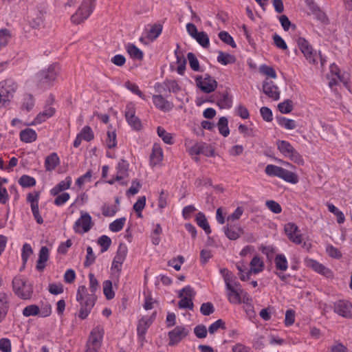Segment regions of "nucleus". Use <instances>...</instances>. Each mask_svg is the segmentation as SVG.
<instances>
[{
    "instance_id": "nucleus-1",
    "label": "nucleus",
    "mask_w": 352,
    "mask_h": 352,
    "mask_svg": "<svg viewBox=\"0 0 352 352\" xmlns=\"http://www.w3.org/2000/svg\"><path fill=\"white\" fill-rule=\"evenodd\" d=\"M89 290L88 293L87 288L85 285H80L78 287L76 292V300L80 305L78 317L84 320L90 314L91 309L95 305L96 296L95 292L100 288V285L94 274H89Z\"/></svg>"
},
{
    "instance_id": "nucleus-2",
    "label": "nucleus",
    "mask_w": 352,
    "mask_h": 352,
    "mask_svg": "<svg viewBox=\"0 0 352 352\" xmlns=\"http://www.w3.org/2000/svg\"><path fill=\"white\" fill-rule=\"evenodd\" d=\"M60 67L57 64H52L38 72L36 75V80L38 86L42 89H49L54 85L59 74Z\"/></svg>"
},
{
    "instance_id": "nucleus-3",
    "label": "nucleus",
    "mask_w": 352,
    "mask_h": 352,
    "mask_svg": "<svg viewBox=\"0 0 352 352\" xmlns=\"http://www.w3.org/2000/svg\"><path fill=\"white\" fill-rule=\"evenodd\" d=\"M17 89V83L11 78L0 82V109L10 104Z\"/></svg>"
},
{
    "instance_id": "nucleus-4",
    "label": "nucleus",
    "mask_w": 352,
    "mask_h": 352,
    "mask_svg": "<svg viewBox=\"0 0 352 352\" xmlns=\"http://www.w3.org/2000/svg\"><path fill=\"white\" fill-rule=\"evenodd\" d=\"M265 173L268 176L278 177L293 184L298 182V177L296 173L274 164L267 165Z\"/></svg>"
},
{
    "instance_id": "nucleus-5",
    "label": "nucleus",
    "mask_w": 352,
    "mask_h": 352,
    "mask_svg": "<svg viewBox=\"0 0 352 352\" xmlns=\"http://www.w3.org/2000/svg\"><path fill=\"white\" fill-rule=\"evenodd\" d=\"M276 146L281 155L293 162L302 165L304 160L302 156L294 148L290 142L286 140H277Z\"/></svg>"
},
{
    "instance_id": "nucleus-6",
    "label": "nucleus",
    "mask_w": 352,
    "mask_h": 352,
    "mask_svg": "<svg viewBox=\"0 0 352 352\" xmlns=\"http://www.w3.org/2000/svg\"><path fill=\"white\" fill-rule=\"evenodd\" d=\"M12 288L14 294L23 300L30 299L32 296V286L25 278L21 276L13 278Z\"/></svg>"
},
{
    "instance_id": "nucleus-7",
    "label": "nucleus",
    "mask_w": 352,
    "mask_h": 352,
    "mask_svg": "<svg viewBox=\"0 0 352 352\" xmlns=\"http://www.w3.org/2000/svg\"><path fill=\"white\" fill-rule=\"evenodd\" d=\"M96 0H82L77 11L72 16L74 23L79 24L91 15L95 8Z\"/></svg>"
},
{
    "instance_id": "nucleus-8",
    "label": "nucleus",
    "mask_w": 352,
    "mask_h": 352,
    "mask_svg": "<svg viewBox=\"0 0 352 352\" xmlns=\"http://www.w3.org/2000/svg\"><path fill=\"white\" fill-rule=\"evenodd\" d=\"M297 45L303 54L305 59L310 63L316 65L318 63V54L311 45L304 38L299 37L296 40Z\"/></svg>"
},
{
    "instance_id": "nucleus-9",
    "label": "nucleus",
    "mask_w": 352,
    "mask_h": 352,
    "mask_svg": "<svg viewBox=\"0 0 352 352\" xmlns=\"http://www.w3.org/2000/svg\"><path fill=\"white\" fill-rule=\"evenodd\" d=\"M196 292L194 289L188 285L182 289L179 292V297L181 300L178 302V307L182 309L192 310L194 307L193 299L195 296Z\"/></svg>"
},
{
    "instance_id": "nucleus-10",
    "label": "nucleus",
    "mask_w": 352,
    "mask_h": 352,
    "mask_svg": "<svg viewBox=\"0 0 352 352\" xmlns=\"http://www.w3.org/2000/svg\"><path fill=\"white\" fill-rule=\"evenodd\" d=\"M195 80L197 87L206 94L213 92L218 85L217 80L208 74L197 76Z\"/></svg>"
},
{
    "instance_id": "nucleus-11",
    "label": "nucleus",
    "mask_w": 352,
    "mask_h": 352,
    "mask_svg": "<svg viewBox=\"0 0 352 352\" xmlns=\"http://www.w3.org/2000/svg\"><path fill=\"white\" fill-rule=\"evenodd\" d=\"M94 226L90 214L86 212L81 211L80 217L74 224L73 229L76 233L85 234L88 232Z\"/></svg>"
},
{
    "instance_id": "nucleus-12",
    "label": "nucleus",
    "mask_w": 352,
    "mask_h": 352,
    "mask_svg": "<svg viewBox=\"0 0 352 352\" xmlns=\"http://www.w3.org/2000/svg\"><path fill=\"white\" fill-rule=\"evenodd\" d=\"M104 328L101 325H97L91 331L89 336V339L87 343V349H94L98 351L100 349L103 336H104Z\"/></svg>"
},
{
    "instance_id": "nucleus-13",
    "label": "nucleus",
    "mask_w": 352,
    "mask_h": 352,
    "mask_svg": "<svg viewBox=\"0 0 352 352\" xmlns=\"http://www.w3.org/2000/svg\"><path fill=\"white\" fill-rule=\"evenodd\" d=\"M228 301L232 304H241L243 289L241 284L234 280L226 285Z\"/></svg>"
},
{
    "instance_id": "nucleus-14",
    "label": "nucleus",
    "mask_w": 352,
    "mask_h": 352,
    "mask_svg": "<svg viewBox=\"0 0 352 352\" xmlns=\"http://www.w3.org/2000/svg\"><path fill=\"white\" fill-rule=\"evenodd\" d=\"M135 113L136 109L135 104L133 103L127 104L124 111L126 120L132 129L139 131L142 129V122L135 116Z\"/></svg>"
},
{
    "instance_id": "nucleus-15",
    "label": "nucleus",
    "mask_w": 352,
    "mask_h": 352,
    "mask_svg": "<svg viewBox=\"0 0 352 352\" xmlns=\"http://www.w3.org/2000/svg\"><path fill=\"white\" fill-rule=\"evenodd\" d=\"M284 230L292 242L297 245L302 243V236L297 225L294 223H287L285 225Z\"/></svg>"
},
{
    "instance_id": "nucleus-16",
    "label": "nucleus",
    "mask_w": 352,
    "mask_h": 352,
    "mask_svg": "<svg viewBox=\"0 0 352 352\" xmlns=\"http://www.w3.org/2000/svg\"><path fill=\"white\" fill-rule=\"evenodd\" d=\"M189 330L185 326H177L168 332L169 345L173 346L179 343L184 338L188 336Z\"/></svg>"
},
{
    "instance_id": "nucleus-17",
    "label": "nucleus",
    "mask_w": 352,
    "mask_h": 352,
    "mask_svg": "<svg viewBox=\"0 0 352 352\" xmlns=\"http://www.w3.org/2000/svg\"><path fill=\"white\" fill-rule=\"evenodd\" d=\"M129 164L125 160H120L116 166V179L122 186L127 184L124 180L129 177Z\"/></svg>"
},
{
    "instance_id": "nucleus-18",
    "label": "nucleus",
    "mask_w": 352,
    "mask_h": 352,
    "mask_svg": "<svg viewBox=\"0 0 352 352\" xmlns=\"http://www.w3.org/2000/svg\"><path fill=\"white\" fill-rule=\"evenodd\" d=\"M305 262L307 267L311 268L316 272L327 278L333 276L332 271L317 261L312 258H306Z\"/></svg>"
},
{
    "instance_id": "nucleus-19",
    "label": "nucleus",
    "mask_w": 352,
    "mask_h": 352,
    "mask_svg": "<svg viewBox=\"0 0 352 352\" xmlns=\"http://www.w3.org/2000/svg\"><path fill=\"white\" fill-rule=\"evenodd\" d=\"M334 311L344 318L352 316V304L347 300H338L334 303Z\"/></svg>"
},
{
    "instance_id": "nucleus-20",
    "label": "nucleus",
    "mask_w": 352,
    "mask_h": 352,
    "mask_svg": "<svg viewBox=\"0 0 352 352\" xmlns=\"http://www.w3.org/2000/svg\"><path fill=\"white\" fill-rule=\"evenodd\" d=\"M262 87L263 91L269 98L274 100H279L280 92L277 85L273 81L269 80L267 78L265 79L263 82Z\"/></svg>"
},
{
    "instance_id": "nucleus-21",
    "label": "nucleus",
    "mask_w": 352,
    "mask_h": 352,
    "mask_svg": "<svg viewBox=\"0 0 352 352\" xmlns=\"http://www.w3.org/2000/svg\"><path fill=\"white\" fill-rule=\"evenodd\" d=\"M94 138V133L89 126H85L81 131L77 134L74 141V146L78 148L81 144L82 140L90 142Z\"/></svg>"
},
{
    "instance_id": "nucleus-22",
    "label": "nucleus",
    "mask_w": 352,
    "mask_h": 352,
    "mask_svg": "<svg viewBox=\"0 0 352 352\" xmlns=\"http://www.w3.org/2000/svg\"><path fill=\"white\" fill-rule=\"evenodd\" d=\"M10 296L8 294L0 292V323L6 318L10 308Z\"/></svg>"
},
{
    "instance_id": "nucleus-23",
    "label": "nucleus",
    "mask_w": 352,
    "mask_h": 352,
    "mask_svg": "<svg viewBox=\"0 0 352 352\" xmlns=\"http://www.w3.org/2000/svg\"><path fill=\"white\" fill-rule=\"evenodd\" d=\"M152 100L154 105L158 109L166 112L170 111L173 108V104L165 99L162 95H153Z\"/></svg>"
},
{
    "instance_id": "nucleus-24",
    "label": "nucleus",
    "mask_w": 352,
    "mask_h": 352,
    "mask_svg": "<svg viewBox=\"0 0 352 352\" xmlns=\"http://www.w3.org/2000/svg\"><path fill=\"white\" fill-rule=\"evenodd\" d=\"M50 257V250L47 247L42 246L39 250L38 258L36 265V270L42 272L46 267V263Z\"/></svg>"
},
{
    "instance_id": "nucleus-25",
    "label": "nucleus",
    "mask_w": 352,
    "mask_h": 352,
    "mask_svg": "<svg viewBox=\"0 0 352 352\" xmlns=\"http://www.w3.org/2000/svg\"><path fill=\"white\" fill-rule=\"evenodd\" d=\"M72 183V179L70 176H67L64 180L60 181L54 186L50 191V195L56 196L63 192L65 190L70 188Z\"/></svg>"
},
{
    "instance_id": "nucleus-26",
    "label": "nucleus",
    "mask_w": 352,
    "mask_h": 352,
    "mask_svg": "<svg viewBox=\"0 0 352 352\" xmlns=\"http://www.w3.org/2000/svg\"><path fill=\"white\" fill-rule=\"evenodd\" d=\"M156 87L159 92L168 89L169 92L177 93L181 90V87L175 80H166L162 84L157 83Z\"/></svg>"
},
{
    "instance_id": "nucleus-27",
    "label": "nucleus",
    "mask_w": 352,
    "mask_h": 352,
    "mask_svg": "<svg viewBox=\"0 0 352 352\" xmlns=\"http://www.w3.org/2000/svg\"><path fill=\"white\" fill-rule=\"evenodd\" d=\"M216 99L217 100V105L221 109H230L232 105V96L227 91L217 94Z\"/></svg>"
},
{
    "instance_id": "nucleus-28",
    "label": "nucleus",
    "mask_w": 352,
    "mask_h": 352,
    "mask_svg": "<svg viewBox=\"0 0 352 352\" xmlns=\"http://www.w3.org/2000/svg\"><path fill=\"white\" fill-rule=\"evenodd\" d=\"M250 268L248 270V274H250V275L252 274H257L263 272L265 267L263 261L258 256L253 257L250 261Z\"/></svg>"
},
{
    "instance_id": "nucleus-29",
    "label": "nucleus",
    "mask_w": 352,
    "mask_h": 352,
    "mask_svg": "<svg viewBox=\"0 0 352 352\" xmlns=\"http://www.w3.org/2000/svg\"><path fill=\"white\" fill-rule=\"evenodd\" d=\"M163 160V151L161 146L157 144H154L152 148V153L150 156V163L152 166L159 164Z\"/></svg>"
},
{
    "instance_id": "nucleus-30",
    "label": "nucleus",
    "mask_w": 352,
    "mask_h": 352,
    "mask_svg": "<svg viewBox=\"0 0 352 352\" xmlns=\"http://www.w3.org/2000/svg\"><path fill=\"white\" fill-rule=\"evenodd\" d=\"M152 322L153 320L151 317H143L139 320L137 327V333L140 338L142 339L144 338L147 329Z\"/></svg>"
},
{
    "instance_id": "nucleus-31",
    "label": "nucleus",
    "mask_w": 352,
    "mask_h": 352,
    "mask_svg": "<svg viewBox=\"0 0 352 352\" xmlns=\"http://www.w3.org/2000/svg\"><path fill=\"white\" fill-rule=\"evenodd\" d=\"M60 164V158L56 153H52L46 157L44 166L47 171L54 170Z\"/></svg>"
},
{
    "instance_id": "nucleus-32",
    "label": "nucleus",
    "mask_w": 352,
    "mask_h": 352,
    "mask_svg": "<svg viewBox=\"0 0 352 352\" xmlns=\"http://www.w3.org/2000/svg\"><path fill=\"white\" fill-rule=\"evenodd\" d=\"M226 236L230 240H236L243 233V229L240 226H227L223 228Z\"/></svg>"
},
{
    "instance_id": "nucleus-33",
    "label": "nucleus",
    "mask_w": 352,
    "mask_h": 352,
    "mask_svg": "<svg viewBox=\"0 0 352 352\" xmlns=\"http://www.w3.org/2000/svg\"><path fill=\"white\" fill-rule=\"evenodd\" d=\"M19 137L22 142L25 143H32L36 141L37 138V133L34 129L26 128L21 131Z\"/></svg>"
},
{
    "instance_id": "nucleus-34",
    "label": "nucleus",
    "mask_w": 352,
    "mask_h": 352,
    "mask_svg": "<svg viewBox=\"0 0 352 352\" xmlns=\"http://www.w3.org/2000/svg\"><path fill=\"white\" fill-rule=\"evenodd\" d=\"M148 28L149 29H148L146 32V38L151 41L155 40L161 34L163 29V26L160 23L149 25Z\"/></svg>"
},
{
    "instance_id": "nucleus-35",
    "label": "nucleus",
    "mask_w": 352,
    "mask_h": 352,
    "mask_svg": "<svg viewBox=\"0 0 352 352\" xmlns=\"http://www.w3.org/2000/svg\"><path fill=\"white\" fill-rule=\"evenodd\" d=\"M274 264L277 271L285 272L288 269V261L283 254H278L276 255Z\"/></svg>"
},
{
    "instance_id": "nucleus-36",
    "label": "nucleus",
    "mask_w": 352,
    "mask_h": 352,
    "mask_svg": "<svg viewBox=\"0 0 352 352\" xmlns=\"http://www.w3.org/2000/svg\"><path fill=\"white\" fill-rule=\"evenodd\" d=\"M55 113V109L51 106L45 107L44 110L39 113L35 118V122L41 123L51 118Z\"/></svg>"
},
{
    "instance_id": "nucleus-37",
    "label": "nucleus",
    "mask_w": 352,
    "mask_h": 352,
    "mask_svg": "<svg viewBox=\"0 0 352 352\" xmlns=\"http://www.w3.org/2000/svg\"><path fill=\"white\" fill-rule=\"evenodd\" d=\"M217 60L219 63L223 65L233 64L236 62V58L234 55L221 51L218 52Z\"/></svg>"
},
{
    "instance_id": "nucleus-38",
    "label": "nucleus",
    "mask_w": 352,
    "mask_h": 352,
    "mask_svg": "<svg viewBox=\"0 0 352 352\" xmlns=\"http://www.w3.org/2000/svg\"><path fill=\"white\" fill-rule=\"evenodd\" d=\"M128 253V249L126 245L120 244L117 250L116 256L113 259V262L123 263L126 259Z\"/></svg>"
},
{
    "instance_id": "nucleus-39",
    "label": "nucleus",
    "mask_w": 352,
    "mask_h": 352,
    "mask_svg": "<svg viewBox=\"0 0 352 352\" xmlns=\"http://www.w3.org/2000/svg\"><path fill=\"white\" fill-rule=\"evenodd\" d=\"M195 221L197 225L201 227L206 234H210L211 232L208 222L203 212H199L197 214Z\"/></svg>"
},
{
    "instance_id": "nucleus-40",
    "label": "nucleus",
    "mask_w": 352,
    "mask_h": 352,
    "mask_svg": "<svg viewBox=\"0 0 352 352\" xmlns=\"http://www.w3.org/2000/svg\"><path fill=\"white\" fill-rule=\"evenodd\" d=\"M276 121L279 126L287 130H292L296 127V121L292 119L285 117H277Z\"/></svg>"
},
{
    "instance_id": "nucleus-41",
    "label": "nucleus",
    "mask_w": 352,
    "mask_h": 352,
    "mask_svg": "<svg viewBox=\"0 0 352 352\" xmlns=\"http://www.w3.org/2000/svg\"><path fill=\"white\" fill-rule=\"evenodd\" d=\"M122 264L112 261L111 266V277L115 283H118L121 275Z\"/></svg>"
},
{
    "instance_id": "nucleus-42",
    "label": "nucleus",
    "mask_w": 352,
    "mask_h": 352,
    "mask_svg": "<svg viewBox=\"0 0 352 352\" xmlns=\"http://www.w3.org/2000/svg\"><path fill=\"white\" fill-rule=\"evenodd\" d=\"M128 54L132 58L142 60L143 58V52L135 45L129 43L126 47Z\"/></svg>"
},
{
    "instance_id": "nucleus-43",
    "label": "nucleus",
    "mask_w": 352,
    "mask_h": 352,
    "mask_svg": "<svg viewBox=\"0 0 352 352\" xmlns=\"http://www.w3.org/2000/svg\"><path fill=\"white\" fill-rule=\"evenodd\" d=\"M217 126L219 132L223 137H227L230 134V129L228 128V120L226 117H221L218 121Z\"/></svg>"
},
{
    "instance_id": "nucleus-44",
    "label": "nucleus",
    "mask_w": 352,
    "mask_h": 352,
    "mask_svg": "<svg viewBox=\"0 0 352 352\" xmlns=\"http://www.w3.org/2000/svg\"><path fill=\"white\" fill-rule=\"evenodd\" d=\"M236 267L239 271L238 275L242 281L248 280L250 278V274H248V270L244 262H238L236 264Z\"/></svg>"
},
{
    "instance_id": "nucleus-45",
    "label": "nucleus",
    "mask_w": 352,
    "mask_h": 352,
    "mask_svg": "<svg viewBox=\"0 0 352 352\" xmlns=\"http://www.w3.org/2000/svg\"><path fill=\"white\" fill-rule=\"evenodd\" d=\"M194 39L204 48H208L210 46L209 36L204 31L199 32Z\"/></svg>"
},
{
    "instance_id": "nucleus-46",
    "label": "nucleus",
    "mask_w": 352,
    "mask_h": 352,
    "mask_svg": "<svg viewBox=\"0 0 352 352\" xmlns=\"http://www.w3.org/2000/svg\"><path fill=\"white\" fill-rule=\"evenodd\" d=\"M18 183L23 188H30L36 185V179L28 175H23L18 180Z\"/></svg>"
},
{
    "instance_id": "nucleus-47",
    "label": "nucleus",
    "mask_w": 352,
    "mask_h": 352,
    "mask_svg": "<svg viewBox=\"0 0 352 352\" xmlns=\"http://www.w3.org/2000/svg\"><path fill=\"white\" fill-rule=\"evenodd\" d=\"M103 293L108 300H111L115 296V292L112 287V281L109 280H104L102 283Z\"/></svg>"
},
{
    "instance_id": "nucleus-48",
    "label": "nucleus",
    "mask_w": 352,
    "mask_h": 352,
    "mask_svg": "<svg viewBox=\"0 0 352 352\" xmlns=\"http://www.w3.org/2000/svg\"><path fill=\"white\" fill-rule=\"evenodd\" d=\"M126 221V219L125 217L117 219L109 224V228L113 232H120L122 230Z\"/></svg>"
},
{
    "instance_id": "nucleus-49",
    "label": "nucleus",
    "mask_w": 352,
    "mask_h": 352,
    "mask_svg": "<svg viewBox=\"0 0 352 352\" xmlns=\"http://www.w3.org/2000/svg\"><path fill=\"white\" fill-rule=\"evenodd\" d=\"M39 313L40 308L36 305H28L22 311V314L25 317L38 316Z\"/></svg>"
},
{
    "instance_id": "nucleus-50",
    "label": "nucleus",
    "mask_w": 352,
    "mask_h": 352,
    "mask_svg": "<svg viewBox=\"0 0 352 352\" xmlns=\"http://www.w3.org/2000/svg\"><path fill=\"white\" fill-rule=\"evenodd\" d=\"M102 214L104 217H113L118 210V206L113 204H104L102 208Z\"/></svg>"
},
{
    "instance_id": "nucleus-51",
    "label": "nucleus",
    "mask_w": 352,
    "mask_h": 352,
    "mask_svg": "<svg viewBox=\"0 0 352 352\" xmlns=\"http://www.w3.org/2000/svg\"><path fill=\"white\" fill-rule=\"evenodd\" d=\"M328 210L330 212L333 213L337 218L338 223H343L345 221V217L343 212L340 210L332 204H327Z\"/></svg>"
},
{
    "instance_id": "nucleus-52",
    "label": "nucleus",
    "mask_w": 352,
    "mask_h": 352,
    "mask_svg": "<svg viewBox=\"0 0 352 352\" xmlns=\"http://www.w3.org/2000/svg\"><path fill=\"white\" fill-rule=\"evenodd\" d=\"M10 31L6 28L0 30V50L6 47L11 38Z\"/></svg>"
},
{
    "instance_id": "nucleus-53",
    "label": "nucleus",
    "mask_w": 352,
    "mask_h": 352,
    "mask_svg": "<svg viewBox=\"0 0 352 352\" xmlns=\"http://www.w3.org/2000/svg\"><path fill=\"white\" fill-rule=\"evenodd\" d=\"M157 135L162 140L168 144H173V136L171 133H168L164 128L158 126L157 129Z\"/></svg>"
},
{
    "instance_id": "nucleus-54",
    "label": "nucleus",
    "mask_w": 352,
    "mask_h": 352,
    "mask_svg": "<svg viewBox=\"0 0 352 352\" xmlns=\"http://www.w3.org/2000/svg\"><path fill=\"white\" fill-rule=\"evenodd\" d=\"M146 205V197L144 196L140 197L133 205V209L137 213L139 218L142 217V211Z\"/></svg>"
},
{
    "instance_id": "nucleus-55",
    "label": "nucleus",
    "mask_w": 352,
    "mask_h": 352,
    "mask_svg": "<svg viewBox=\"0 0 352 352\" xmlns=\"http://www.w3.org/2000/svg\"><path fill=\"white\" fill-rule=\"evenodd\" d=\"M187 57L190 68L195 72H201L199 60L196 56L193 53L189 52Z\"/></svg>"
},
{
    "instance_id": "nucleus-56",
    "label": "nucleus",
    "mask_w": 352,
    "mask_h": 352,
    "mask_svg": "<svg viewBox=\"0 0 352 352\" xmlns=\"http://www.w3.org/2000/svg\"><path fill=\"white\" fill-rule=\"evenodd\" d=\"M33 254V250L29 243H25L21 250V259L23 265H25L30 256Z\"/></svg>"
},
{
    "instance_id": "nucleus-57",
    "label": "nucleus",
    "mask_w": 352,
    "mask_h": 352,
    "mask_svg": "<svg viewBox=\"0 0 352 352\" xmlns=\"http://www.w3.org/2000/svg\"><path fill=\"white\" fill-rule=\"evenodd\" d=\"M98 243L101 247L100 252L103 253L107 251L108 249L109 248L111 244V240L108 236L102 235L100 237H99L98 240Z\"/></svg>"
},
{
    "instance_id": "nucleus-58",
    "label": "nucleus",
    "mask_w": 352,
    "mask_h": 352,
    "mask_svg": "<svg viewBox=\"0 0 352 352\" xmlns=\"http://www.w3.org/2000/svg\"><path fill=\"white\" fill-rule=\"evenodd\" d=\"M124 87L131 91L132 93L138 95L140 98L145 100V96L144 94L140 90L139 87L133 82H131L130 81H127L124 84Z\"/></svg>"
},
{
    "instance_id": "nucleus-59",
    "label": "nucleus",
    "mask_w": 352,
    "mask_h": 352,
    "mask_svg": "<svg viewBox=\"0 0 352 352\" xmlns=\"http://www.w3.org/2000/svg\"><path fill=\"white\" fill-rule=\"evenodd\" d=\"M259 71L261 74L271 78L275 79L277 78L276 72L272 67L267 65H262L259 68Z\"/></svg>"
},
{
    "instance_id": "nucleus-60",
    "label": "nucleus",
    "mask_w": 352,
    "mask_h": 352,
    "mask_svg": "<svg viewBox=\"0 0 352 352\" xmlns=\"http://www.w3.org/2000/svg\"><path fill=\"white\" fill-rule=\"evenodd\" d=\"M226 323L222 319H219L212 323L208 327V332L210 334L215 333L219 329H225Z\"/></svg>"
},
{
    "instance_id": "nucleus-61",
    "label": "nucleus",
    "mask_w": 352,
    "mask_h": 352,
    "mask_svg": "<svg viewBox=\"0 0 352 352\" xmlns=\"http://www.w3.org/2000/svg\"><path fill=\"white\" fill-rule=\"evenodd\" d=\"M56 197L54 201V205L56 206H62L69 201L70 195L68 192H63L61 194L60 193L56 195Z\"/></svg>"
},
{
    "instance_id": "nucleus-62",
    "label": "nucleus",
    "mask_w": 352,
    "mask_h": 352,
    "mask_svg": "<svg viewBox=\"0 0 352 352\" xmlns=\"http://www.w3.org/2000/svg\"><path fill=\"white\" fill-rule=\"evenodd\" d=\"M92 177V170H89L85 174L79 177L76 181V184L80 188L85 184L90 182Z\"/></svg>"
},
{
    "instance_id": "nucleus-63",
    "label": "nucleus",
    "mask_w": 352,
    "mask_h": 352,
    "mask_svg": "<svg viewBox=\"0 0 352 352\" xmlns=\"http://www.w3.org/2000/svg\"><path fill=\"white\" fill-rule=\"evenodd\" d=\"M219 38L225 43L230 45L232 47H236V45L233 38L226 31H221L219 33Z\"/></svg>"
},
{
    "instance_id": "nucleus-64",
    "label": "nucleus",
    "mask_w": 352,
    "mask_h": 352,
    "mask_svg": "<svg viewBox=\"0 0 352 352\" xmlns=\"http://www.w3.org/2000/svg\"><path fill=\"white\" fill-rule=\"evenodd\" d=\"M106 145L109 148H115L117 145L116 133L114 131H107V138Z\"/></svg>"
}]
</instances>
